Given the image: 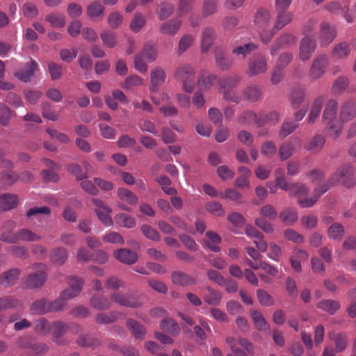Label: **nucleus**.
<instances>
[{"label": "nucleus", "instance_id": "4468645a", "mask_svg": "<svg viewBox=\"0 0 356 356\" xmlns=\"http://www.w3.org/2000/svg\"><path fill=\"white\" fill-rule=\"evenodd\" d=\"M316 49L315 40L309 35H305L300 44V58L302 60L309 59Z\"/></svg>", "mask_w": 356, "mask_h": 356}, {"label": "nucleus", "instance_id": "c03bdc74", "mask_svg": "<svg viewBox=\"0 0 356 356\" xmlns=\"http://www.w3.org/2000/svg\"><path fill=\"white\" fill-rule=\"evenodd\" d=\"M349 83L350 80L348 76H339L335 79L332 90L335 95H341L348 88Z\"/></svg>", "mask_w": 356, "mask_h": 356}, {"label": "nucleus", "instance_id": "c85d7f7f", "mask_svg": "<svg viewBox=\"0 0 356 356\" xmlns=\"http://www.w3.org/2000/svg\"><path fill=\"white\" fill-rule=\"evenodd\" d=\"M280 220L288 226L293 225L298 219V214L296 209L286 208L280 213Z\"/></svg>", "mask_w": 356, "mask_h": 356}, {"label": "nucleus", "instance_id": "2eb2a0df", "mask_svg": "<svg viewBox=\"0 0 356 356\" xmlns=\"http://www.w3.org/2000/svg\"><path fill=\"white\" fill-rule=\"evenodd\" d=\"M26 69H21L15 73V77L24 83L31 81L35 75V72L38 70V65L35 60L31 59L26 63Z\"/></svg>", "mask_w": 356, "mask_h": 356}, {"label": "nucleus", "instance_id": "69168bd1", "mask_svg": "<svg viewBox=\"0 0 356 356\" xmlns=\"http://www.w3.org/2000/svg\"><path fill=\"white\" fill-rule=\"evenodd\" d=\"M19 241H37L40 239V236L33 233L32 231L28 229H22L17 232Z\"/></svg>", "mask_w": 356, "mask_h": 356}, {"label": "nucleus", "instance_id": "864d4df0", "mask_svg": "<svg viewBox=\"0 0 356 356\" xmlns=\"http://www.w3.org/2000/svg\"><path fill=\"white\" fill-rule=\"evenodd\" d=\"M344 233L343 225L339 223H333L327 229V235L330 238L340 241Z\"/></svg>", "mask_w": 356, "mask_h": 356}, {"label": "nucleus", "instance_id": "393cba45", "mask_svg": "<svg viewBox=\"0 0 356 356\" xmlns=\"http://www.w3.org/2000/svg\"><path fill=\"white\" fill-rule=\"evenodd\" d=\"M171 278L172 282L174 284L180 286L195 285L197 283L196 280L195 278L179 270L172 272L171 275Z\"/></svg>", "mask_w": 356, "mask_h": 356}, {"label": "nucleus", "instance_id": "aec40b11", "mask_svg": "<svg viewBox=\"0 0 356 356\" xmlns=\"http://www.w3.org/2000/svg\"><path fill=\"white\" fill-rule=\"evenodd\" d=\"M68 325L62 321H55L52 323V340L58 345H63L65 343V340L61 339V337L66 332L68 328Z\"/></svg>", "mask_w": 356, "mask_h": 356}, {"label": "nucleus", "instance_id": "c9c22d12", "mask_svg": "<svg viewBox=\"0 0 356 356\" xmlns=\"http://www.w3.org/2000/svg\"><path fill=\"white\" fill-rule=\"evenodd\" d=\"M325 123L327 135L332 138H338L342 131L343 122H341L340 120H335Z\"/></svg>", "mask_w": 356, "mask_h": 356}, {"label": "nucleus", "instance_id": "8fccbe9b", "mask_svg": "<svg viewBox=\"0 0 356 356\" xmlns=\"http://www.w3.org/2000/svg\"><path fill=\"white\" fill-rule=\"evenodd\" d=\"M52 327V323L44 318H40L35 321L34 330L36 332L42 335H46L49 334Z\"/></svg>", "mask_w": 356, "mask_h": 356}, {"label": "nucleus", "instance_id": "f3484780", "mask_svg": "<svg viewBox=\"0 0 356 356\" xmlns=\"http://www.w3.org/2000/svg\"><path fill=\"white\" fill-rule=\"evenodd\" d=\"M114 257L119 261L131 265L138 261V254L127 248H121L113 252Z\"/></svg>", "mask_w": 356, "mask_h": 356}, {"label": "nucleus", "instance_id": "4be33fe9", "mask_svg": "<svg viewBox=\"0 0 356 356\" xmlns=\"http://www.w3.org/2000/svg\"><path fill=\"white\" fill-rule=\"evenodd\" d=\"M323 103L324 97L323 96H319L314 100V102L311 104L309 108V113L307 119V122L309 124H314L316 122V120L319 118L322 111Z\"/></svg>", "mask_w": 356, "mask_h": 356}, {"label": "nucleus", "instance_id": "473e14b6", "mask_svg": "<svg viewBox=\"0 0 356 356\" xmlns=\"http://www.w3.org/2000/svg\"><path fill=\"white\" fill-rule=\"evenodd\" d=\"M17 197L14 194L5 193L0 195V210H10L16 207Z\"/></svg>", "mask_w": 356, "mask_h": 356}, {"label": "nucleus", "instance_id": "f704fd0d", "mask_svg": "<svg viewBox=\"0 0 356 356\" xmlns=\"http://www.w3.org/2000/svg\"><path fill=\"white\" fill-rule=\"evenodd\" d=\"M316 307L331 315L335 314L341 307L339 302L330 299L323 300L318 302Z\"/></svg>", "mask_w": 356, "mask_h": 356}, {"label": "nucleus", "instance_id": "ddd939ff", "mask_svg": "<svg viewBox=\"0 0 356 356\" xmlns=\"http://www.w3.org/2000/svg\"><path fill=\"white\" fill-rule=\"evenodd\" d=\"M19 346L30 349L31 353L36 356H43L47 352L49 347L43 343H31L29 341V338L22 337L18 341Z\"/></svg>", "mask_w": 356, "mask_h": 356}, {"label": "nucleus", "instance_id": "c756f323", "mask_svg": "<svg viewBox=\"0 0 356 356\" xmlns=\"http://www.w3.org/2000/svg\"><path fill=\"white\" fill-rule=\"evenodd\" d=\"M279 120L280 115L276 111H270L268 113H261L258 115L257 125V127H262L266 124L274 125L278 122Z\"/></svg>", "mask_w": 356, "mask_h": 356}, {"label": "nucleus", "instance_id": "cd10ccee", "mask_svg": "<svg viewBox=\"0 0 356 356\" xmlns=\"http://www.w3.org/2000/svg\"><path fill=\"white\" fill-rule=\"evenodd\" d=\"M338 104L334 99H330L325 104V109L323 113V120L324 122L337 120V112Z\"/></svg>", "mask_w": 356, "mask_h": 356}, {"label": "nucleus", "instance_id": "72a5a7b5", "mask_svg": "<svg viewBox=\"0 0 356 356\" xmlns=\"http://www.w3.org/2000/svg\"><path fill=\"white\" fill-rule=\"evenodd\" d=\"M115 221L119 226L127 229L133 228L136 225V218L127 213H120L115 216Z\"/></svg>", "mask_w": 356, "mask_h": 356}, {"label": "nucleus", "instance_id": "4c0bfd02", "mask_svg": "<svg viewBox=\"0 0 356 356\" xmlns=\"http://www.w3.org/2000/svg\"><path fill=\"white\" fill-rule=\"evenodd\" d=\"M214 30L211 27H206L202 31V51L207 52L213 41Z\"/></svg>", "mask_w": 356, "mask_h": 356}, {"label": "nucleus", "instance_id": "7c9ffc66", "mask_svg": "<svg viewBox=\"0 0 356 356\" xmlns=\"http://www.w3.org/2000/svg\"><path fill=\"white\" fill-rule=\"evenodd\" d=\"M329 189L327 184H322L321 186L315 189V194L314 198H305L299 200L300 205L303 208H307L313 206L316 202L318 198L327 192Z\"/></svg>", "mask_w": 356, "mask_h": 356}, {"label": "nucleus", "instance_id": "58836bf2", "mask_svg": "<svg viewBox=\"0 0 356 356\" xmlns=\"http://www.w3.org/2000/svg\"><path fill=\"white\" fill-rule=\"evenodd\" d=\"M127 326L131 331L134 337L136 339H143L145 334V329L138 322L132 318H129L127 321Z\"/></svg>", "mask_w": 356, "mask_h": 356}, {"label": "nucleus", "instance_id": "a19ab883", "mask_svg": "<svg viewBox=\"0 0 356 356\" xmlns=\"http://www.w3.org/2000/svg\"><path fill=\"white\" fill-rule=\"evenodd\" d=\"M350 52V48L346 42H340L336 44L332 51V56L337 59H343L348 56Z\"/></svg>", "mask_w": 356, "mask_h": 356}, {"label": "nucleus", "instance_id": "79ce46f5", "mask_svg": "<svg viewBox=\"0 0 356 356\" xmlns=\"http://www.w3.org/2000/svg\"><path fill=\"white\" fill-rule=\"evenodd\" d=\"M117 193L118 198L121 201L130 205H135L138 201V197L133 192L127 188H119Z\"/></svg>", "mask_w": 356, "mask_h": 356}, {"label": "nucleus", "instance_id": "de8ad7c7", "mask_svg": "<svg viewBox=\"0 0 356 356\" xmlns=\"http://www.w3.org/2000/svg\"><path fill=\"white\" fill-rule=\"evenodd\" d=\"M161 330L172 335H177L180 332L179 325L172 318H166L160 323Z\"/></svg>", "mask_w": 356, "mask_h": 356}, {"label": "nucleus", "instance_id": "2f4dec72", "mask_svg": "<svg viewBox=\"0 0 356 356\" xmlns=\"http://www.w3.org/2000/svg\"><path fill=\"white\" fill-rule=\"evenodd\" d=\"M305 89L302 88H298L293 89L289 95V100L293 108H299L300 105L303 103L305 99Z\"/></svg>", "mask_w": 356, "mask_h": 356}, {"label": "nucleus", "instance_id": "ea45409f", "mask_svg": "<svg viewBox=\"0 0 356 356\" xmlns=\"http://www.w3.org/2000/svg\"><path fill=\"white\" fill-rule=\"evenodd\" d=\"M181 22L179 20L171 19L163 23L160 31L163 34L174 35L177 33L181 26Z\"/></svg>", "mask_w": 356, "mask_h": 356}, {"label": "nucleus", "instance_id": "e433bc0d", "mask_svg": "<svg viewBox=\"0 0 356 356\" xmlns=\"http://www.w3.org/2000/svg\"><path fill=\"white\" fill-rule=\"evenodd\" d=\"M250 316L254 322L255 327L263 332L269 331V325L263 317L261 312L257 310H251L250 312Z\"/></svg>", "mask_w": 356, "mask_h": 356}, {"label": "nucleus", "instance_id": "37998d69", "mask_svg": "<svg viewBox=\"0 0 356 356\" xmlns=\"http://www.w3.org/2000/svg\"><path fill=\"white\" fill-rule=\"evenodd\" d=\"M19 271L17 268L5 272L0 276V285L9 286L13 284L19 278Z\"/></svg>", "mask_w": 356, "mask_h": 356}, {"label": "nucleus", "instance_id": "f8f14e48", "mask_svg": "<svg viewBox=\"0 0 356 356\" xmlns=\"http://www.w3.org/2000/svg\"><path fill=\"white\" fill-rule=\"evenodd\" d=\"M83 282L77 277H70L69 288L63 290L61 293V298L67 301L76 297L81 292Z\"/></svg>", "mask_w": 356, "mask_h": 356}, {"label": "nucleus", "instance_id": "20e7f679", "mask_svg": "<svg viewBox=\"0 0 356 356\" xmlns=\"http://www.w3.org/2000/svg\"><path fill=\"white\" fill-rule=\"evenodd\" d=\"M33 268L38 269V271L29 274L25 280L26 286L31 289L41 287L47 279V266L43 264H35Z\"/></svg>", "mask_w": 356, "mask_h": 356}, {"label": "nucleus", "instance_id": "6e6552de", "mask_svg": "<svg viewBox=\"0 0 356 356\" xmlns=\"http://www.w3.org/2000/svg\"><path fill=\"white\" fill-rule=\"evenodd\" d=\"M257 45L251 41L236 40L232 52L238 58L244 60L250 53L257 49Z\"/></svg>", "mask_w": 356, "mask_h": 356}, {"label": "nucleus", "instance_id": "13d9d810", "mask_svg": "<svg viewBox=\"0 0 356 356\" xmlns=\"http://www.w3.org/2000/svg\"><path fill=\"white\" fill-rule=\"evenodd\" d=\"M295 151L293 145L291 142L283 143L279 149V156L282 161L289 159Z\"/></svg>", "mask_w": 356, "mask_h": 356}, {"label": "nucleus", "instance_id": "1a4fd4ad", "mask_svg": "<svg viewBox=\"0 0 356 356\" xmlns=\"http://www.w3.org/2000/svg\"><path fill=\"white\" fill-rule=\"evenodd\" d=\"M267 70V58L264 55L258 54L249 61L248 73L250 76L264 74Z\"/></svg>", "mask_w": 356, "mask_h": 356}, {"label": "nucleus", "instance_id": "49530a36", "mask_svg": "<svg viewBox=\"0 0 356 356\" xmlns=\"http://www.w3.org/2000/svg\"><path fill=\"white\" fill-rule=\"evenodd\" d=\"M50 259L55 264L62 265L67 259V252L63 248H57L52 250Z\"/></svg>", "mask_w": 356, "mask_h": 356}, {"label": "nucleus", "instance_id": "a211bd4d", "mask_svg": "<svg viewBox=\"0 0 356 356\" xmlns=\"http://www.w3.org/2000/svg\"><path fill=\"white\" fill-rule=\"evenodd\" d=\"M166 74L165 70L161 67H154L150 72L151 90L157 91L165 81Z\"/></svg>", "mask_w": 356, "mask_h": 356}, {"label": "nucleus", "instance_id": "423d86ee", "mask_svg": "<svg viewBox=\"0 0 356 356\" xmlns=\"http://www.w3.org/2000/svg\"><path fill=\"white\" fill-rule=\"evenodd\" d=\"M297 41L296 37L290 33H284L281 34L270 47V54L274 56L277 53L282 49L291 47Z\"/></svg>", "mask_w": 356, "mask_h": 356}, {"label": "nucleus", "instance_id": "774afa93", "mask_svg": "<svg viewBox=\"0 0 356 356\" xmlns=\"http://www.w3.org/2000/svg\"><path fill=\"white\" fill-rule=\"evenodd\" d=\"M284 236L287 241L295 243H302L304 242V236L292 229H286L284 232Z\"/></svg>", "mask_w": 356, "mask_h": 356}, {"label": "nucleus", "instance_id": "0eeeda50", "mask_svg": "<svg viewBox=\"0 0 356 356\" xmlns=\"http://www.w3.org/2000/svg\"><path fill=\"white\" fill-rule=\"evenodd\" d=\"M238 81L239 79L237 76L223 79L220 86V92L222 93L225 99L236 103L238 102V95L232 90Z\"/></svg>", "mask_w": 356, "mask_h": 356}, {"label": "nucleus", "instance_id": "6e6d98bb", "mask_svg": "<svg viewBox=\"0 0 356 356\" xmlns=\"http://www.w3.org/2000/svg\"><path fill=\"white\" fill-rule=\"evenodd\" d=\"M22 12L25 17L29 19L35 18L39 14L37 6L32 2L24 3L22 7Z\"/></svg>", "mask_w": 356, "mask_h": 356}, {"label": "nucleus", "instance_id": "f257e3e1", "mask_svg": "<svg viewBox=\"0 0 356 356\" xmlns=\"http://www.w3.org/2000/svg\"><path fill=\"white\" fill-rule=\"evenodd\" d=\"M293 19V14L290 11L276 10L275 20L271 30L264 31L260 33V40L264 44L270 42L275 33L290 24Z\"/></svg>", "mask_w": 356, "mask_h": 356}, {"label": "nucleus", "instance_id": "603ef678", "mask_svg": "<svg viewBox=\"0 0 356 356\" xmlns=\"http://www.w3.org/2000/svg\"><path fill=\"white\" fill-rule=\"evenodd\" d=\"M91 307L98 310L107 309L110 307V301L104 296H95L90 298Z\"/></svg>", "mask_w": 356, "mask_h": 356}, {"label": "nucleus", "instance_id": "412c9836", "mask_svg": "<svg viewBox=\"0 0 356 356\" xmlns=\"http://www.w3.org/2000/svg\"><path fill=\"white\" fill-rule=\"evenodd\" d=\"M214 58L216 66L221 70H227L233 65V58L227 56L222 49H216L215 50Z\"/></svg>", "mask_w": 356, "mask_h": 356}, {"label": "nucleus", "instance_id": "052dcab7", "mask_svg": "<svg viewBox=\"0 0 356 356\" xmlns=\"http://www.w3.org/2000/svg\"><path fill=\"white\" fill-rule=\"evenodd\" d=\"M144 85V80L138 75H131L127 77L122 87L124 89H131L135 86H141Z\"/></svg>", "mask_w": 356, "mask_h": 356}, {"label": "nucleus", "instance_id": "a18cd8bd", "mask_svg": "<svg viewBox=\"0 0 356 356\" xmlns=\"http://www.w3.org/2000/svg\"><path fill=\"white\" fill-rule=\"evenodd\" d=\"M218 77L213 74H202L197 81V86L201 90L210 88L216 81Z\"/></svg>", "mask_w": 356, "mask_h": 356}, {"label": "nucleus", "instance_id": "7ed1b4c3", "mask_svg": "<svg viewBox=\"0 0 356 356\" xmlns=\"http://www.w3.org/2000/svg\"><path fill=\"white\" fill-rule=\"evenodd\" d=\"M195 70L186 64L177 67L175 71V78L182 82L183 90L188 93H191L195 88Z\"/></svg>", "mask_w": 356, "mask_h": 356}, {"label": "nucleus", "instance_id": "338daca9", "mask_svg": "<svg viewBox=\"0 0 356 356\" xmlns=\"http://www.w3.org/2000/svg\"><path fill=\"white\" fill-rule=\"evenodd\" d=\"M257 119L258 115H257L255 113L247 111L241 114L237 119V122L243 124H250L252 122H255L257 124Z\"/></svg>", "mask_w": 356, "mask_h": 356}, {"label": "nucleus", "instance_id": "bf43d9fd", "mask_svg": "<svg viewBox=\"0 0 356 356\" xmlns=\"http://www.w3.org/2000/svg\"><path fill=\"white\" fill-rule=\"evenodd\" d=\"M257 297L259 302L265 307H270L274 305L275 301L273 297L265 290L257 289Z\"/></svg>", "mask_w": 356, "mask_h": 356}, {"label": "nucleus", "instance_id": "39448f33", "mask_svg": "<svg viewBox=\"0 0 356 356\" xmlns=\"http://www.w3.org/2000/svg\"><path fill=\"white\" fill-rule=\"evenodd\" d=\"M92 202L95 206V212L98 219L106 227L113 226V222L111 217V208L97 198H92Z\"/></svg>", "mask_w": 356, "mask_h": 356}, {"label": "nucleus", "instance_id": "9b49d317", "mask_svg": "<svg viewBox=\"0 0 356 356\" xmlns=\"http://www.w3.org/2000/svg\"><path fill=\"white\" fill-rule=\"evenodd\" d=\"M337 31L334 26L327 22H322L318 33V40L321 46L329 45L335 38Z\"/></svg>", "mask_w": 356, "mask_h": 356}, {"label": "nucleus", "instance_id": "5fc2aeb1", "mask_svg": "<svg viewBox=\"0 0 356 356\" xmlns=\"http://www.w3.org/2000/svg\"><path fill=\"white\" fill-rule=\"evenodd\" d=\"M148 62L152 63L157 58V50L153 44H145L143 47V52L140 54Z\"/></svg>", "mask_w": 356, "mask_h": 356}, {"label": "nucleus", "instance_id": "4d7b16f0", "mask_svg": "<svg viewBox=\"0 0 356 356\" xmlns=\"http://www.w3.org/2000/svg\"><path fill=\"white\" fill-rule=\"evenodd\" d=\"M100 37L103 44L108 48H113L117 44L116 34L111 31H103Z\"/></svg>", "mask_w": 356, "mask_h": 356}, {"label": "nucleus", "instance_id": "0e129e2a", "mask_svg": "<svg viewBox=\"0 0 356 356\" xmlns=\"http://www.w3.org/2000/svg\"><path fill=\"white\" fill-rule=\"evenodd\" d=\"M140 229L143 235L148 239L154 241H159L161 240L159 233L151 226L143 225Z\"/></svg>", "mask_w": 356, "mask_h": 356}, {"label": "nucleus", "instance_id": "9d476101", "mask_svg": "<svg viewBox=\"0 0 356 356\" xmlns=\"http://www.w3.org/2000/svg\"><path fill=\"white\" fill-rule=\"evenodd\" d=\"M328 65L326 56H318L313 61L309 70V76L312 80L320 79L325 72Z\"/></svg>", "mask_w": 356, "mask_h": 356}, {"label": "nucleus", "instance_id": "dca6fc26", "mask_svg": "<svg viewBox=\"0 0 356 356\" xmlns=\"http://www.w3.org/2000/svg\"><path fill=\"white\" fill-rule=\"evenodd\" d=\"M271 22L270 12L264 8H259L254 15V24L259 29L264 30Z\"/></svg>", "mask_w": 356, "mask_h": 356}, {"label": "nucleus", "instance_id": "09e8293b", "mask_svg": "<svg viewBox=\"0 0 356 356\" xmlns=\"http://www.w3.org/2000/svg\"><path fill=\"white\" fill-rule=\"evenodd\" d=\"M49 300L46 299L34 302L31 306V310L38 314H44L51 312Z\"/></svg>", "mask_w": 356, "mask_h": 356}, {"label": "nucleus", "instance_id": "e2e57ef3", "mask_svg": "<svg viewBox=\"0 0 356 356\" xmlns=\"http://www.w3.org/2000/svg\"><path fill=\"white\" fill-rule=\"evenodd\" d=\"M77 343L82 347L95 348L100 345V341L97 338L82 335L78 339Z\"/></svg>", "mask_w": 356, "mask_h": 356}, {"label": "nucleus", "instance_id": "3c124183", "mask_svg": "<svg viewBox=\"0 0 356 356\" xmlns=\"http://www.w3.org/2000/svg\"><path fill=\"white\" fill-rule=\"evenodd\" d=\"M46 21L54 28H63L65 24L64 15L58 13H51L46 16Z\"/></svg>", "mask_w": 356, "mask_h": 356}, {"label": "nucleus", "instance_id": "f03ea898", "mask_svg": "<svg viewBox=\"0 0 356 356\" xmlns=\"http://www.w3.org/2000/svg\"><path fill=\"white\" fill-rule=\"evenodd\" d=\"M337 184H341L347 188H351L356 184V179L354 177L353 168L350 164L341 165L330 177L327 184L329 188Z\"/></svg>", "mask_w": 356, "mask_h": 356}, {"label": "nucleus", "instance_id": "6ab92c4d", "mask_svg": "<svg viewBox=\"0 0 356 356\" xmlns=\"http://www.w3.org/2000/svg\"><path fill=\"white\" fill-rule=\"evenodd\" d=\"M356 116V102L348 100L341 106L340 111V121L346 123L352 120Z\"/></svg>", "mask_w": 356, "mask_h": 356}, {"label": "nucleus", "instance_id": "bb28decb", "mask_svg": "<svg viewBox=\"0 0 356 356\" xmlns=\"http://www.w3.org/2000/svg\"><path fill=\"white\" fill-rule=\"evenodd\" d=\"M111 301L120 306L136 308L140 303L134 300L129 299L127 296L120 293H112L110 296Z\"/></svg>", "mask_w": 356, "mask_h": 356}, {"label": "nucleus", "instance_id": "5701e85b", "mask_svg": "<svg viewBox=\"0 0 356 356\" xmlns=\"http://www.w3.org/2000/svg\"><path fill=\"white\" fill-rule=\"evenodd\" d=\"M222 299V295L220 292L211 286L206 287L205 292L203 293V300L207 304L216 307L220 305Z\"/></svg>", "mask_w": 356, "mask_h": 356}, {"label": "nucleus", "instance_id": "680f3d73", "mask_svg": "<svg viewBox=\"0 0 356 356\" xmlns=\"http://www.w3.org/2000/svg\"><path fill=\"white\" fill-rule=\"evenodd\" d=\"M298 128V124L294 122L284 121L280 129L279 136L283 139L293 133Z\"/></svg>", "mask_w": 356, "mask_h": 356}, {"label": "nucleus", "instance_id": "a878e982", "mask_svg": "<svg viewBox=\"0 0 356 356\" xmlns=\"http://www.w3.org/2000/svg\"><path fill=\"white\" fill-rule=\"evenodd\" d=\"M86 13L93 21H99L104 17V7L99 2L94 1L88 6Z\"/></svg>", "mask_w": 356, "mask_h": 356}, {"label": "nucleus", "instance_id": "b1692460", "mask_svg": "<svg viewBox=\"0 0 356 356\" xmlns=\"http://www.w3.org/2000/svg\"><path fill=\"white\" fill-rule=\"evenodd\" d=\"M325 138L321 134H316L307 142L304 148L314 154L318 153L324 147Z\"/></svg>", "mask_w": 356, "mask_h": 356}]
</instances>
